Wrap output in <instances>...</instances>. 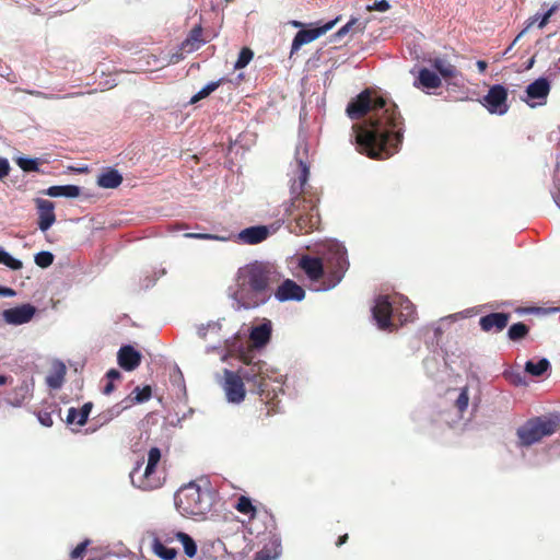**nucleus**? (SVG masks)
Returning <instances> with one entry per match:
<instances>
[{
	"mask_svg": "<svg viewBox=\"0 0 560 560\" xmlns=\"http://www.w3.org/2000/svg\"><path fill=\"white\" fill-rule=\"evenodd\" d=\"M510 317L509 313H490L480 317L479 325L485 332H500L508 326Z\"/></svg>",
	"mask_w": 560,
	"mask_h": 560,
	"instance_id": "nucleus-18",
	"label": "nucleus"
},
{
	"mask_svg": "<svg viewBox=\"0 0 560 560\" xmlns=\"http://www.w3.org/2000/svg\"><path fill=\"white\" fill-rule=\"evenodd\" d=\"M271 556L269 550H260L256 553L255 560H271Z\"/></svg>",
	"mask_w": 560,
	"mask_h": 560,
	"instance_id": "nucleus-55",
	"label": "nucleus"
},
{
	"mask_svg": "<svg viewBox=\"0 0 560 560\" xmlns=\"http://www.w3.org/2000/svg\"><path fill=\"white\" fill-rule=\"evenodd\" d=\"M295 161L296 170L290 185L291 200L285 208V213L289 217L295 215V225L292 232L308 234L318 230L320 225V215L317 207L319 196L307 186L310 166L299 158V150H296Z\"/></svg>",
	"mask_w": 560,
	"mask_h": 560,
	"instance_id": "nucleus-2",
	"label": "nucleus"
},
{
	"mask_svg": "<svg viewBox=\"0 0 560 560\" xmlns=\"http://www.w3.org/2000/svg\"><path fill=\"white\" fill-rule=\"evenodd\" d=\"M141 353L129 345L122 346L117 353L118 364L125 371L136 370L141 363Z\"/></svg>",
	"mask_w": 560,
	"mask_h": 560,
	"instance_id": "nucleus-20",
	"label": "nucleus"
},
{
	"mask_svg": "<svg viewBox=\"0 0 560 560\" xmlns=\"http://www.w3.org/2000/svg\"><path fill=\"white\" fill-rule=\"evenodd\" d=\"M114 390V384L112 381H108V383L105 385L103 392L106 395H109Z\"/></svg>",
	"mask_w": 560,
	"mask_h": 560,
	"instance_id": "nucleus-59",
	"label": "nucleus"
},
{
	"mask_svg": "<svg viewBox=\"0 0 560 560\" xmlns=\"http://www.w3.org/2000/svg\"><path fill=\"white\" fill-rule=\"evenodd\" d=\"M183 532L176 530H160L154 538L152 539V551L159 558L163 560H173L177 556V550L174 548H167L166 545L178 540V535H182Z\"/></svg>",
	"mask_w": 560,
	"mask_h": 560,
	"instance_id": "nucleus-12",
	"label": "nucleus"
},
{
	"mask_svg": "<svg viewBox=\"0 0 560 560\" xmlns=\"http://www.w3.org/2000/svg\"><path fill=\"white\" fill-rule=\"evenodd\" d=\"M36 313V308L31 304L4 310L2 316L8 324L22 325L28 323Z\"/></svg>",
	"mask_w": 560,
	"mask_h": 560,
	"instance_id": "nucleus-15",
	"label": "nucleus"
},
{
	"mask_svg": "<svg viewBox=\"0 0 560 560\" xmlns=\"http://www.w3.org/2000/svg\"><path fill=\"white\" fill-rule=\"evenodd\" d=\"M5 382H7V377L3 375H0V385L5 384Z\"/></svg>",
	"mask_w": 560,
	"mask_h": 560,
	"instance_id": "nucleus-60",
	"label": "nucleus"
},
{
	"mask_svg": "<svg viewBox=\"0 0 560 560\" xmlns=\"http://www.w3.org/2000/svg\"><path fill=\"white\" fill-rule=\"evenodd\" d=\"M235 509L242 514L249 515L250 518H254L256 515V508L253 505L250 499L245 495L238 498Z\"/></svg>",
	"mask_w": 560,
	"mask_h": 560,
	"instance_id": "nucleus-35",
	"label": "nucleus"
},
{
	"mask_svg": "<svg viewBox=\"0 0 560 560\" xmlns=\"http://www.w3.org/2000/svg\"><path fill=\"white\" fill-rule=\"evenodd\" d=\"M122 183L118 171L108 168L97 177V185L102 188H117Z\"/></svg>",
	"mask_w": 560,
	"mask_h": 560,
	"instance_id": "nucleus-27",
	"label": "nucleus"
},
{
	"mask_svg": "<svg viewBox=\"0 0 560 560\" xmlns=\"http://www.w3.org/2000/svg\"><path fill=\"white\" fill-rule=\"evenodd\" d=\"M32 393L33 386H31L27 382H22L9 394L8 401L14 407H20L26 400L31 399Z\"/></svg>",
	"mask_w": 560,
	"mask_h": 560,
	"instance_id": "nucleus-24",
	"label": "nucleus"
},
{
	"mask_svg": "<svg viewBox=\"0 0 560 560\" xmlns=\"http://www.w3.org/2000/svg\"><path fill=\"white\" fill-rule=\"evenodd\" d=\"M326 270V289L335 288L343 278L349 268L347 250L339 244H332L324 258Z\"/></svg>",
	"mask_w": 560,
	"mask_h": 560,
	"instance_id": "nucleus-7",
	"label": "nucleus"
},
{
	"mask_svg": "<svg viewBox=\"0 0 560 560\" xmlns=\"http://www.w3.org/2000/svg\"><path fill=\"white\" fill-rule=\"evenodd\" d=\"M389 8H390V5L387 2V0H380V1H375L372 4H368L365 7V10L369 12H371V11L386 12L387 10H389Z\"/></svg>",
	"mask_w": 560,
	"mask_h": 560,
	"instance_id": "nucleus-44",
	"label": "nucleus"
},
{
	"mask_svg": "<svg viewBox=\"0 0 560 560\" xmlns=\"http://www.w3.org/2000/svg\"><path fill=\"white\" fill-rule=\"evenodd\" d=\"M549 369L550 362L545 358L539 359L537 362L529 360L525 363V372L536 377L541 376Z\"/></svg>",
	"mask_w": 560,
	"mask_h": 560,
	"instance_id": "nucleus-31",
	"label": "nucleus"
},
{
	"mask_svg": "<svg viewBox=\"0 0 560 560\" xmlns=\"http://www.w3.org/2000/svg\"><path fill=\"white\" fill-rule=\"evenodd\" d=\"M560 429V417H537L528 420L517 429V436L523 446H529L539 442L545 436H550Z\"/></svg>",
	"mask_w": 560,
	"mask_h": 560,
	"instance_id": "nucleus-5",
	"label": "nucleus"
},
{
	"mask_svg": "<svg viewBox=\"0 0 560 560\" xmlns=\"http://www.w3.org/2000/svg\"><path fill=\"white\" fill-rule=\"evenodd\" d=\"M346 113L351 120L370 114L365 124L357 129L360 153L385 160L398 152L404 141V118L394 102L365 89L348 103Z\"/></svg>",
	"mask_w": 560,
	"mask_h": 560,
	"instance_id": "nucleus-1",
	"label": "nucleus"
},
{
	"mask_svg": "<svg viewBox=\"0 0 560 560\" xmlns=\"http://www.w3.org/2000/svg\"><path fill=\"white\" fill-rule=\"evenodd\" d=\"M348 539H349L348 534H345V535L339 536V537H338V539H337V541H336V546H337V547L342 546L343 544H346V542L348 541Z\"/></svg>",
	"mask_w": 560,
	"mask_h": 560,
	"instance_id": "nucleus-58",
	"label": "nucleus"
},
{
	"mask_svg": "<svg viewBox=\"0 0 560 560\" xmlns=\"http://www.w3.org/2000/svg\"><path fill=\"white\" fill-rule=\"evenodd\" d=\"M469 396H468V387H463L458 398L455 401V407L459 411V413H464L468 407Z\"/></svg>",
	"mask_w": 560,
	"mask_h": 560,
	"instance_id": "nucleus-43",
	"label": "nucleus"
},
{
	"mask_svg": "<svg viewBox=\"0 0 560 560\" xmlns=\"http://www.w3.org/2000/svg\"><path fill=\"white\" fill-rule=\"evenodd\" d=\"M0 264L5 265L12 270H20L23 267L21 260L13 258L9 253L0 249Z\"/></svg>",
	"mask_w": 560,
	"mask_h": 560,
	"instance_id": "nucleus-39",
	"label": "nucleus"
},
{
	"mask_svg": "<svg viewBox=\"0 0 560 560\" xmlns=\"http://www.w3.org/2000/svg\"><path fill=\"white\" fill-rule=\"evenodd\" d=\"M372 314L380 329H393L394 324L392 322V317L394 315V308L387 296H378L376 299Z\"/></svg>",
	"mask_w": 560,
	"mask_h": 560,
	"instance_id": "nucleus-14",
	"label": "nucleus"
},
{
	"mask_svg": "<svg viewBox=\"0 0 560 560\" xmlns=\"http://www.w3.org/2000/svg\"><path fill=\"white\" fill-rule=\"evenodd\" d=\"M90 540L86 539L82 542H80L70 553V557L72 559H79L82 558L85 553L86 547L89 546Z\"/></svg>",
	"mask_w": 560,
	"mask_h": 560,
	"instance_id": "nucleus-45",
	"label": "nucleus"
},
{
	"mask_svg": "<svg viewBox=\"0 0 560 560\" xmlns=\"http://www.w3.org/2000/svg\"><path fill=\"white\" fill-rule=\"evenodd\" d=\"M275 296L280 302L302 301L305 296V291L293 280L287 279L278 287Z\"/></svg>",
	"mask_w": 560,
	"mask_h": 560,
	"instance_id": "nucleus-17",
	"label": "nucleus"
},
{
	"mask_svg": "<svg viewBox=\"0 0 560 560\" xmlns=\"http://www.w3.org/2000/svg\"><path fill=\"white\" fill-rule=\"evenodd\" d=\"M476 66L480 73H485L488 68V63L485 60H478Z\"/></svg>",
	"mask_w": 560,
	"mask_h": 560,
	"instance_id": "nucleus-56",
	"label": "nucleus"
},
{
	"mask_svg": "<svg viewBox=\"0 0 560 560\" xmlns=\"http://www.w3.org/2000/svg\"><path fill=\"white\" fill-rule=\"evenodd\" d=\"M10 172V164L7 159L0 158V180L5 178Z\"/></svg>",
	"mask_w": 560,
	"mask_h": 560,
	"instance_id": "nucleus-48",
	"label": "nucleus"
},
{
	"mask_svg": "<svg viewBox=\"0 0 560 560\" xmlns=\"http://www.w3.org/2000/svg\"><path fill=\"white\" fill-rule=\"evenodd\" d=\"M528 332L529 327L526 324L518 322L510 326L508 330V337L511 341L515 342L524 339Z\"/></svg>",
	"mask_w": 560,
	"mask_h": 560,
	"instance_id": "nucleus-32",
	"label": "nucleus"
},
{
	"mask_svg": "<svg viewBox=\"0 0 560 560\" xmlns=\"http://www.w3.org/2000/svg\"><path fill=\"white\" fill-rule=\"evenodd\" d=\"M223 389L230 402L240 404L245 399L246 389L244 382L236 371L223 370Z\"/></svg>",
	"mask_w": 560,
	"mask_h": 560,
	"instance_id": "nucleus-13",
	"label": "nucleus"
},
{
	"mask_svg": "<svg viewBox=\"0 0 560 560\" xmlns=\"http://www.w3.org/2000/svg\"><path fill=\"white\" fill-rule=\"evenodd\" d=\"M118 413H119V410H117L116 412H113L112 410H107V411L98 415V419L102 423H104V422L110 421Z\"/></svg>",
	"mask_w": 560,
	"mask_h": 560,
	"instance_id": "nucleus-51",
	"label": "nucleus"
},
{
	"mask_svg": "<svg viewBox=\"0 0 560 560\" xmlns=\"http://www.w3.org/2000/svg\"><path fill=\"white\" fill-rule=\"evenodd\" d=\"M244 366H241L236 372L241 375L243 382L250 386V390L264 396L267 389V374L264 372L265 362L257 361L252 363L247 357H243Z\"/></svg>",
	"mask_w": 560,
	"mask_h": 560,
	"instance_id": "nucleus-8",
	"label": "nucleus"
},
{
	"mask_svg": "<svg viewBox=\"0 0 560 560\" xmlns=\"http://www.w3.org/2000/svg\"><path fill=\"white\" fill-rule=\"evenodd\" d=\"M90 560H93V559H90Z\"/></svg>",
	"mask_w": 560,
	"mask_h": 560,
	"instance_id": "nucleus-61",
	"label": "nucleus"
},
{
	"mask_svg": "<svg viewBox=\"0 0 560 560\" xmlns=\"http://www.w3.org/2000/svg\"><path fill=\"white\" fill-rule=\"evenodd\" d=\"M0 293L4 296H13L15 294L13 289L4 287H0Z\"/></svg>",
	"mask_w": 560,
	"mask_h": 560,
	"instance_id": "nucleus-57",
	"label": "nucleus"
},
{
	"mask_svg": "<svg viewBox=\"0 0 560 560\" xmlns=\"http://www.w3.org/2000/svg\"><path fill=\"white\" fill-rule=\"evenodd\" d=\"M54 262V255L50 252H39L35 255V264L40 268H47Z\"/></svg>",
	"mask_w": 560,
	"mask_h": 560,
	"instance_id": "nucleus-42",
	"label": "nucleus"
},
{
	"mask_svg": "<svg viewBox=\"0 0 560 560\" xmlns=\"http://www.w3.org/2000/svg\"><path fill=\"white\" fill-rule=\"evenodd\" d=\"M205 43L202 39V27L200 24L195 25L187 37L182 42L176 52L168 56L163 66L175 65L185 58L187 54L198 50Z\"/></svg>",
	"mask_w": 560,
	"mask_h": 560,
	"instance_id": "nucleus-9",
	"label": "nucleus"
},
{
	"mask_svg": "<svg viewBox=\"0 0 560 560\" xmlns=\"http://www.w3.org/2000/svg\"><path fill=\"white\" fill-rule=\"evenodd\" d=\"M225 80L224 79H220L218 81H212V82H209L206 86H203L198 93H196L191 98H190V104H196L198 103L199 101L208 97L212 92H214Z\"/></svg>",
	"mask_w": 560,
	"mask_h": 560,
	"instance_id": "nucleus-33",
	"label": "nucleus"
},
{
	"mask_svg": "<svg viewBox=\"0 0 560 560\" xmlns=\"http://www.w3.org/2000/svg\"><path fill=\"white\" fill-rule=\"evenodd\" d=\"M300 267L312 281L326 278L325 262L322 258L304 256L300 260Z\"/></svg>",
	"mask_w": 560,
	"mask_h": 560,
	"instance_id": "nucleus-19",
	"label": "nucleus"
},
{
	"mask_svg": "<svg viewBox=\"0 0 560 560\" xmlns=\"http://www.w3.org/2000/svg\"><path fill=\"white\" fill-rule=\"evenodd\" d=\"M91 410H92V402L84 404L80 410L71 407L68 410L67 422L69 424L77 423L79 425H84L88 421Z\"/></svg>",
	"mask_w": 560,
	"mask_h": 560,
	"instance_id": "nucleus-28",
	"label": "nucleus"
},
{
	"mask_svg": "<svg viewBox=\"0 0 560 560\" xmlns=\"http://www.w3.org/2000/svg\"><path fill=\"white\" fill-rule=\"evenodd\" d=\"M25 93H27L30 95H33V96H36V97H43V98H46V100H52V98L56 97L55 95L46 94L44 92L34 91V90H25Z\"/></svg>",
	"mask_w": 560,
	"mask_h": 560,
	"instance_id": "nucleus-52",
	"label": "nucleus"
},
{
	"mask_svg": "<svg viewBox=\"0 0 560 560\" xmlns=\"http://www.w3.org/2000/svg\"><path fill=\"white\" fill-rule=\"evenodd\" d=\"M366 26V23H361L358 19H351L346 25H343L335 36L341 37L347 34L351 30H355L357 32H363Z\"/></svg>",
	"mask_w": 560,
	"mask_h": 560,
	"instance_id": "nucleus-37",
	"label": "nucleus"
},
{
	"mask_svg": "<svg viewBox=\"0 0 560 560\" xmlns=\"http://www.w3.org/2000/svg\"><path fill=\"white\" fill-rule=\"evenodd\" d=\"M270 235V230L266 225H255L242 230L238 235V242L242 244L255 245L265 241Z\"/></svg>",
	"mask_w": 560,
	"mask_h": 560,
	"instance_id": "nucleus-21",
	"label": "nucleus"
},
{
	"mask_svg": "<svg viewBox=\"0 0 560 560\" xmlns=\"http://www.w3.org/2000/svg\"><path fill=\"white\" fill-rule=\"evenodd\" d=\"M558 10V5H552L544 15H542V21H539L538 23V27L539 28H544L547 23L549 22L551 15Z\"/></svg>",
	"mask_w": 560,
	"mask_h": 560,
	"instance_id": "nucleus-47",
	"label": "nucleus"
},
{
	"mask_svg": "<svg viewBox=\"0 0 560 560\" xmlns=\"http://www.w3.org/2000/svg\"><path fill=\"white\" fill-rule=\"evenodd\" d=\"M429 62L439 72L440 78H443L445 81L455 79L460 74L456 66L452 65L445 58L434 57L431 58Z\"/></svg>",
	"mask_w": 560,
	"mask_h": 560,
	"instance_id": "nucleus-23",
	"label": "nucleus"
},
{
	"mask_svg": "<svg viewBox=\"0 0 560 560\" xmlns=\"http://www.w3.org/2000/svg\"><path fill=\"white\" fill-rule=\"evenodd\" d=\"M45 194L49 197L58 198V197H67V198H77L81 194V188L75 185H65V186H50Z\"/></svg>",
	"mask_w": 560,
	"mask_h": 560,
	"instance_id": "nucleus-29",
	"label": "nucleus"
},
{
	"mask_svg": "<svg viewBox=\"0 0 560 560\" xmlns=\"http://www.w3.org/2000/svg\"><path fill=\"white\" fill-rule=\"evenodd\" d=\"M334 24L335 21L329 22L322 27L299 31L293 38L291 54L298 51L301 46L308 44L325 34L334 26Z\"/></svg>",
	"mask_w": 560,
	"mask_h": 560,
	"instance_id": "nucleus-16",
	"label": "nucleus"
},
{
	"mask_svg": "<svg viewBox=\"0 0 560 560\" xmlns=\"http://www.w3.org/2000/svg\"><path fill=\"white\" fill-rule=\"evenodd\" d=\"M175 506L185 517H203L212 508V494L197 483L183 486L175 494Z\"/></svg>",
	"mask_w": 560,
	"mask_h": 560,
	"instance_id": "nucleus-4",
	"label": "nucleus"
},
{
	"mask_svg": "<svg viewBox=\"0 0 560 560\" xmlns=\"http://www.w3.org/2000/svg\"><path fill=\"white\" fill-rule=\"evenodd\" d=\"M275 266L254 261L238 269L233 299L241 307L255 308L270 299L269 288L280 280Z\"/></svg>",
	"mask_w": 560,
	"mask_h": 560,
	"instance_id": "nucleus-3",
	"label": "nucleus"
},
{
	"mask_svg": "<svg viewBox=\"0 0 560 560\" xmlns=\"http://www.w3.org/2000/svg\"><path fill=\"white\" fill-rule=\"evenodd\" d=\"M254 57V52L250 48L244 47L240 51L238 58L234 65V69L240 70L245 68Z\"/></svg>",
	"mask_w": 560,
	"mask_h": 560,
	"instance_id": "nucleus-38",
	"label": "nucleus"
},
{
	"mask_svg": "<svg viewBox=\"0 0 560 560\" xmlns=\"http://www.w3.org/2000/svg\"><path fill=\"white\" fill-rule=\"evenodd\" d=\"M16 164L23 170L24 172H38L39 171V163L37 159H28V158H19L16 160Z\"/></svg>",
	"mask_w": 560,
	"mask_h": 560,
	"instance_id": "nucleus-40",
	"label": "nucleus"
},
{
	"mask_svg": "<svg viewBox=\"0 0 560 560\" xmlns=\"http://www.w3.org/2000/svg\"><path fill=\"white\" fill-rule=\"evenodd\" d=\"M37 419L44 427L49 428L54 424L52 416L48 411H39L37 413Z\"/></svg>",
	"mask_w": 560,
	"mask_h": 560,
	"instance_id": "nucleus-46",
	"label": "nucleus"
},
{
	"mask_svg": "<svg viewBox=\"0 0 560 560\" xmlns=\"http://www.w3.org/2000/svg\"><path fill=\"white\" fill-rule=\"evenodd\" d=\"M415 313H416V310H415V306L412 305V303H410L409 301H406L404 304H401V312L399 314V317H402V318H400V322L407 323V322L413 320Z\"/></svg>",
	"mask_w": 560,
	"mask_h": 560,
	"instance_id": "nucleus-41",
	"label": "nucleus"
},
{
	"mask_svg": "<svg viewBox=\"0 0 560 560\" xmlns=\"http://www.w3.org/2000/svg\"><path fill=\"white\" fill-rule=\"evenodd\" d=\"M249 337L255 346L261 347L267 345L271 337V323L267 320L264 324L255 326L252 329Z\"/></svg>",
	"mask_w": 560,
	"mask_h": 560,
	"instance_id": "nucleus-26",
	"label": "nucleus"
},
{
	"mask_svg": "<svg viewBox=\"0 0 560 560\" xmlns=\"http://www.w3.org/2000/svg\"><path fill=\"white\" fill-rule=\"evenodd\" d=\"M161 460V451L159 447H151L148 453V463L142 470L143 463H138L130 472V479L133 486L149 491L162 486V480L156 476V466Z\"/></svg>",
	"mask_w": 560,
	"mask_h": 560,
	"instance_id": "nucleus-6",
	"label": "nucleus"
},
{
	"mask_svg": "<svg viewBox=\"0 0 560 560\" xmlns=\"http://www.w3.org/2000/svg\"><path fill=\"white\" fill-rule=\"evenodd\" d=\"M178 541L182 542L184 552L187 557L194 558L197 555V544L188 534L183 532L182 535H178Z\"/></svg>",
	"mask_w": 560,
	"mask_h": 560,
	"instance_id": "nucleus-34",
	"label": "nucleus"
},
{
	"mask_svg": "<svg viewBox=\"0 0 560 560\" xmlns=\"http://www.w3.org/2000/svg\"><path fill=\"white\" fill-rule=\"evenodd\" d=\"M66 376V366L63 363H58L54 366L52 371L46 376V384L52 388L58 389L62 386Z\"/></svg>",
	"mask_w": 560,
	"mask_h": 560,
	"instance_id": "nucleus-30",
	"label": "nucleus"
},
{
	"mask_svg": "<svg viewBox=\"0 0 560 560\" xmlns=\"http://www.w3.org/2000/svg\"><path fill=\"white\" fill-rule=\"evenodd\" d=\"M106 377L108 378V381H116V380H119L121 377V374L118 370L116 369H110L107 373H106Z\"/></svg>",
	"mask_w": 560,
	"mask_h": 560,
	"instance_id": "nucleus-54",
	"label": "nucleus"
},
{
	"mask_svg": "<svg viewBox=\"0 0 560 560\" xmlns=\"http://www.w3.org/2000/svg\"><path fill=\"white\" fill-rule=\"evenodd\" d=\"M441 85L442 80L439 74L427 68L420 69L417 81L415 82V86H422L425 89H439Z\"/></svg>",
	"mask_w": 560,
	"mask_h": 560,
	"instance_id": "nucleus-25",
	"label": "nucleus"
},
{
	"mask_svg": "<svg viewBox=\"0 0 560 560\" xmlns=\"http://www.w3.org/2000/svg\"><path fill=\"white\" fill-rule=\"evenodd\" d=\"M131 395H135L132 397H130V400L132 404H141V402H144L147 400H149L151 398V395H152V389H151V386L147 385L142 388H140L139 386H137Z\"/></svg>",
	"mask_w": 560,
	"mask_h": 560,
	"instance_id": "nucleus-36",
	"label": "nucleus"
},
{
	"mask_svg": "<svg viewBox=\"0 0 560 560\" xmlns=\"http://www.w3.org/2000/svg\"><path fill=\"white\" fill-rule=\"evenodd\" d=\"M54 203L49 200H37L38 228L40 231H47L55 223L56 215L54 212Z\"/></svg>",
	"mask_w": 560,
	"mask_h": 560,
	"instance_id": "nucleus-22",
	"label": "nucleus"
},
{
	"mask_svg": "<svg viewBox=\"0 0 560 560\" xmlns=\"http://www.w3.org/2000/svg\"><path fill=\"white\" fill-rule=\"evenodd\" d=\"M145 58H147L145 62H147L148 66H155L156 68H163L164 67L163 65L165 62H163L161 66H158L160 59L155 55H152V54L151 55H147Z\"/></svg>",
	"mask_w": 560,
	"mask_h": 560,
	"instance_id": "nucleus-53",
	"label": "nucleus"
},
{
	"mask_svg": "<svg viewBox=\"0 0 560 560\" xmlns=\"http://www.w3.org/2000/svg\"><path fill=\"white\" fill-rule=\"evenodd\" d=\"M185 236L188 238H197V240H214V238H217L214 235L207 234V233H186Z\"/></svg>",
	"mask_w": 560,
	"mask_h": 560,
	"instance_id": "nucleus-49",
	"label": "nucleus"
},
{
	"mask_svg": "<svg viewBox=\"0 0 560 560\" xmlns=\"http://www.w3.org/2000/svg\"><path fill=\"white\" fill-rule=\"evenodd\" d=\"M551 91V84L546 78H538L527 85L526 96L522 97L529 107L544 106L547 104V98Z\"/></svg>",
	"mask_w": 560,
	"mask_h": 560,
	"instance_id": "nucleus-11",
	"label": "nucleus"
},
{
	"mask_svg": "<svg viewBox=\"0 0 560 560\" xmlns=\"http://www.w3.org/2000/svg\"><path fill=\"white\" fill-rule=\"evenodd\" d=\"M480 103L490 114L504 115L509 110L508 89L501 84L492 85Z\"/></svg>",
	"mask_w": 560,
	"mask_h": 560,
	"instance_id": "nucleus-10",
	"label": "nucleus"
},
{
	"mask_svg": "<svg viewBox=\"0 0 560 560\" xmlns=\"http://www.w3.org/2000/svg\"><path fill=\"white\" fill-rule=\"evenodd\" d=\"M523 312H527V313H530V312H535V313H544V314H549V313H557V312H560V306L559 307H550V308H527V310H524Z\"/></svg>",
	"mask_w": 560,
	"mask_h": 560,
	"instance_id": "nucleus-50",
	"label": "nucleus"
}]
</instances>
